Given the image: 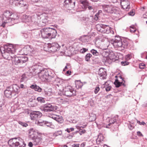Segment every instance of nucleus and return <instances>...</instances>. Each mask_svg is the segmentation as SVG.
<instances>
[{
    "mask_svg": "<svg viewBox=\"0 0 147 147\" xmlns=\"http://www.w3.org/2000/svg\"><path fill=\"white\" fill-rule=\"evenodd\" d=\"M102 26L103 27L102 31V33L107 34H109L110 33L111 34H113L114 32L111 29L109 26L103 25V26Z\"/></svg>",
    "mask_w": 147,
    "mask_h": 147,
    "instance_id": "obj_14",
    "label": "nucleus"
},
{
    "mask_svg": "<svg viewBox=\"0 0 147 147\" xmlns=\"http://www.w3.org/2000/svg\"><path fill=\"white\" fill-rule=\"evenodd\" d=\"M23 36H24V38H27L28 37V35L27 33H23Z\"/></svg>",
    "mask_w": 147,
    "mask_h": 147,
    "instance_id": "obj_60",
    "label": "nucleus"
},
{
    "mask_svg": "<svg viewBox=\"0 0 147 147\" xmlns=\"http://www.w3.org/2000/svg\"><path fill=\"white\" fill-rule=\"evenodd\" d=\"M45 94L48 96H50L52 94L51 90L50 89L47 90H45Z\"/></svg>",
    "mask_w": 147,
    "mask_h": 147,
    "instance_id": "obj_39",
    "label": "nucleus"
},
{
    "mask_svg": "<svg viewBox=\"0 0 147 147\" xmlns=\"http://www.w3.org/2000/svg\"><path fill=\"white\" fill-rule=\"evenodd\" d=\"M36 135V132L33 128H31L29 130L28 136L30 138L34 139Z\"/></svg>",
    "mask_w": 147,
    "mask_h": 147,
    "instance_id": "obj_20",
    "label": "nucleus"
},
{
    "mask_svg": "<svg viewBox=\"0 0 147 147\" xmlns=\"http://www.w3.org/2000/svg\"><path fill=\"white\" fill-rule=\"evenodd\" d=\"M79 2L82 4L81 6L83 9H86L87 8L88 3L87 0H79Z\"/></svg>",
    "mask_w": 147,
    "mask_h": 147,
    "instance_id": "obj_21",
    "label": "nucleus"
},
{
    "mask_svg": "<svg viewBox=\"0 0 147 147\" xmlns=\"http://www.w3.org/2000/svg\"><path fill=\"white\" fill-rule=\"evenodd\" d=\"M11 87H9L4 91V94L5 96L9 98H11L12 96H13V92L11 90Z\"/></svg>",
    "mask_w": 147,
    "mask_h": 147,
    "instance_id": "obj_15",
    "label": "nucleus"
},
{
    "mask_svg": "<svg viewBox=\"0 0 147 147\" xmlns=\"http://www.w3.org/2000/svg\"><path fill=\"white\" fill-rule=\"evenodd\" d=\"M28 60V58L27 57L25 56L20 57L19 64H22L24 63L27 62Z\"/></svg>",
    "mask_w": 147,
    "mask_h": 147,
    "instance_id": "obj_29",
    "label": "nucleus"
},
{
    "mask_svg": "<svg viewBox=\"0 0 147 147\" xmlns=\"http://www.w3.org/2000/svg\"><path fill=\"white\" fill-rule=\"evenodd\" d=\"M87 7L88 8V9L89 10L93 9V6L89 5L88 4Z\"/></svg>",
    "mask_w": 147,
    "mask_h": 147,
    "instance_id": "obj_57",
    "label": "nucleus"
},
{
    "mask_svg": "<svg viewBox=\"0 0 147 147\" xmlns=\"http://www.w3.org/2000/svg\"><path fill=\"white\" fill-rule=\"evenodd\" d=\"M38 75L39 78L43 81L48 80L51 78V76L49 75L48 71L45 69L41 71L38 72Z\"/></svg>",
    "mask_w": 147,
    "mask_h": 147,
    "instance_id": "obj_6",
    "label": "nucleus"
},
{
    "mask_svg": "<svg viewBox=\"0 0 147 147\" xmlns=\"http://www.w3.org/2000/svg\"><path fill=\"white\" fill-rule=\"evenodd\" d=\"M13 20V19H12L11 17H9L8 18H7L6 19H5V18H3L2 24L1 25V26L3 27H4L6 24H7L8 26H9L11 24H13L12 23H11L10 24H8L11 22H12Z\"/></svg>",
    "mask_w": 147,
    "mask_h": 147,
    "instance_id": "obj_16",
    "label": "nucleus"
},
{
    "mask_svg": "<svg viewBox=\"0 0 147 147\" xmlns=\"http://www.w3.org/2000/svg\"><path fill=\"white\" fill-rule=\"evenodd\" d=\"M128 14L129 15L133 16L134 15V13L133 11H131Z\"/></svg>",
    "mask_w": 147,
    "mask_h": 147,
    "instance_id": "obj_61",
    "label": "nucleus"
},
{
    "mask_svg": "<svg viewBox=\"0 0 147 147\" xmlns=\"http://www.w3.org/2000/svg\"><path fill=\"white\" fill-rule=\"evenodd\" d=\"M45 125H46L47 126L50 127L52 125V123L51 122H48L46 121L45 122Z\"/></svg>",
    "mask_w": 147,
    "mask_h": 147,
    "instance_id": "obj_46",
    "label": "nucleus"
},
{
    "mask_svg": "<svg viewBox=\"0 0 147 147\" xmlns=\"http://www.w3.org/2000/svg\"><path fill=\"white\" fill-rule=\"evenodd\" d=\"M8 144L9 147H25L26 145L22 139L18 140L16 139H11L9 141Z\"/></svg>",
    "mask_w": 147,
    "mask_h": 147,
    "instance_id": "obj_4",
    "label": "nucleus"
},
{
    "mask_svg": "<svg viewBox=\"0 0 147 147\" xmlns=\"http://www.w3.org/2000/svg\"><path fill=\"white\" fill-rule=\"evenodd\" d=\"M129 43L126 40H124L122 41V47L126 48L128 45Z\"/></svg>",
    "mask_w": 147,
    "mask_h": 147,
    "instance_id": "obj_32",
    "label": "nucleus"
},
{
    "mask_svg": "<svg viewBox=\"0 0 147 147\" xmlns=\"http://www.w3.org/2000/svg\"><path fill=\"white\" fill-rule=\"evenodd\" d=\"M33 144L34 145H36L40 144L42 142V138L40 137H34V139Z\"/></svg>",
    "mask_w": 147,
    "mask_h": 147,
    "instance_id": "obj_22",
    "label": "nucleus"
},
{
    "mask_svg": "<svg viewBox=\"0 0 147 147\" xmlns=\"http://www.w3.org/2000/svg\"><path fill=\"white\" fill-rule=\"evenodd\" d=\"M130 28L133 29V30H132V29H130V31L131 32L134 33L136 31V30L135 28V27L134 25L131 26H130Z\"/></svg>",
    "mask_w": 147,
    "mask_h": 147,
    "instance_id": "obj_45",
    "label": "nucleus"
},
{
    "mask_svg": "<svg viewBox=\"0 0 147 147\" xmlns=\"http://www.w3.org/2000/svg\"><path fill=\"white\" fill-rule=\"evenodd\" d=\"M37 100L38 102L41 103H44L45 102L44 99L42 97H38L37 98Z\"/></svg>",
    "mask_w": 147,
    "mask_h": 147,
    "instance_id": "obj_41",
    "label": "nucleus"
},
{
    "mask_svg": "<svg viewBox=\"0 0 147 147\" xmlns=\"http://www.w3.org/2000/svg\"><path fill=\"white\" fill-rule=\"evenodd\" d=\"M118 119V116L116 115L114 117H112L111 119L109 120V123L106 126L107 128H109V127L112 124L117 122V120Z\"/></svg>",
    "mask_w": 147,
    "mask_h": 147,
    "instance_id": "obj_19",
    "label": "nucleus"
},
{
    "mask_svg": "<svg viewBox=\"0 0 147 147\" xmlns=\"http://www.w3.org/2000/svg\"><path fill=\"white\" fill-rule=\"evenodd\" d=\"M41 113L38 111H34L30 114V117L31 120H36L42 116Z\"/></svg>",
    "mask_w": 147,
    "mask_h": 147,
    "instance_id": "obj_11",
    "label": "nucleus"
},
{
    "mask_svg": "<svg viewBox=\"0 0 147 147\" xmlns=\"http://www.w3.org/2000/svg\"><path fill=\"white\" fill-rule=\"evenodd\" d=\"M15 2V4L17 6H25L26 5V3L24 1L22 0L20 1L18 0L14 1Z\"/></svg>",
    "mask_w": 147,
    "mask_h": 147,
    "instance_id": "obj_26",
    "label": "nucleus"
},
{
    "mask_svg": "<svg viewBox=\"0 0 147 147\" xmlns=\"http://www.w3.org/2000/svg\"><path fill=\"white\" fill-rule=\"evenodd\" d=\"M137 122L140 125H144L145 124L146 125V123L144 121H142V122H140V121H137Z\"/></svg>",
    "mask_w": 147,
    "mask_h": 147,
    "instance_id": "obj_52",
    "label": "nucleus"
},
{
    "mask_svg": "<svg viewBox=\"0 0 147 147\" xmlns=\"http://www.w3.org/2000/svg\"><path fill=\"white\" fill-rule=\"evenodd\" d=\"M3 16L4 17H3V18H4L5 19H6L9 16H12L11 12L9 11H6L3 13Z\"/></svg>",
    "mask_w": 147,
    "mask_h": 147,
    "instance_id": "obj_30",
    "label": "nucleus"
},
{
    "mask_svg": "<svg viewBox=\"0 0 147 147\" xmlns=\"http://www.w3.org/2000/svg\"><path fill=\"white\" fill-rule=\"evenodd\" d=\"M91 53L94 55L98 56L99 55V53L97 52L96 50L92 49L91 50Z\"/></svg>",
    "mask_w": 147,
    "mask_h": 147,
    "instance_id": "obj_38",
    "label": "nucleus"
},
{
    "mask_svg": "<svg viewBox=\"0 0 147 147\" xmlns=\"http://www.w3.org/2000/svg\"><path fill=\"white\" fill-rule=\"evenodd\" d=\"M121 4L122 8L126 11L130 8L129 2L127 0H121Z\"/></svg>",
    "mask_w": 147,
    "mask_h": 147,
    "instance_id": "obj_13",
    "label": "nucleus"
},
{
    "mask_svg": "<svg viewBox=\"0 0 147 147\" xmlns=\"http://www.w3.org/2000/svg\"><path fill=\"white\" fill-rule=\"evenodd\" d=\"M114 84L115 85V86L117 88L119 87L122 84L124 86H125L124 83H123V82H120L117 80H116L114 82Z\"/></svg>",
    "mask_w": 147,
    "mask_h": 147,
    "instance_id": "obj_28",
    "label": "nucleus"
},
{
    "mask_svg": "<svg viewBox=\"0 0 147 147\" xmlns=\"http://www.w3.org/2000/svg\"><path fill=\"white\" fill-rule=\"evenodd\" d=\"M33 145H34L33 143V144L31 142H30L28 143V146L29 147H32Z\"/></svg>",
    "mask_w": 147,
    "mask_h": 147,
    "instance_id": "obj_62",
    "label": "nucleus"
},
{
    "mask_svg": "<svg viewBox=\"0 0 147 147\" xmlns=\"http://www.w3.org/2000/svg\"><path fill=\"white\" fill-rule=\"evenodd\" d=\"M70 68V64L69 63H67L66 64V65L65 67V69H69Z\"/></svg>",
    "mask_w": 147,
    "mask_h": 147,
    "instance_id": "obj_51",
    "label": "nucleus"
},
{
    "mask_svg": "<svg viewBox=\"0 0 147 147\" xmlns=\"http://www.w3.org/2000/svg\"><path fill=\"white\" fill-rule=\"evenodd\" d=\"M98 75L101 77L100 79H104L106 78L107 76L106 72L104 69L102 68H100L98 72Z\"/></svg>",
    "mask_w": 147,
    "mask_h": 147,
    "instance_id": "obj_17",
    "label": "nucleus"
},
{
    "mask_svg": "<svg viewBox=\"0 0 147 147\" xmlns=\"http://www.w3.org/2000/svg\"><path fill=\"white\" fill-rule=\"evenodd\" d=\"M47 20H43L42 21L40 22V24L38 23V25L39 26H44L47 23Z\"/></svg>",
    "mask_w": 147,
    "mask_h": 147,
    "instance_id": "obj_33",
    "label": "nucleus"
},
{
    "mask_svg": "<svg viewBox=\"0 0 147 147\" xmlns=\"http://www.w3.org/2000/svg\"><path fill=\"white\" fill-rule=\"evenodd\" d=\"M131 57V55L128 54L126 55L125 57V60L127 61L128 60L130 59Z\"/></svg>",
    "mask_w": 147,
    "mask_h": 147,
    "instance_id": "obj_44",
    "label": "nucleus"
},
{
    "mask_svg": "<svg viewBox=\"0 0 147 147\" xmlns=\"http://www.w3.org/2000/svg\"><path fill=\"white\" fill-rule=\"evenodd\" d=\"M40 0H30V1L32 4L34 3H37Z\"/></svg>",
    "mask_w": 147,
    "mask_h": 147,
    "instance_id": "obj_50",
    "label": "nucleus"
},
{
    "mask_svg": "<svg viewBox=\"0 0 147 147\" xmlns=\"http://www.w3.org/2000/svg\"><path fill=\"white\" fill-rule=\"evenodd\" d=\"M137 134L138 136L142 137L143 136V135L142 134V133L140 131H138L137 132Z\"/></svg>",
    "mask_w": 147,
    "mask_h": 147,
    "instance_id": "obj_59",
    "label": "nucleus"
},
{
    "mask_svg": "<svg viewBox=\"0 0 147 147\" xmlns=\"http://www.w3.org/2000/svg\"><path fill=\"white\" fill-rule=\"evenodd\" d=\"M129 63L127 61H123L121 62V64L123 66H125L129 65Z\"/></svg>",
    "mask_w": 147,
    "mask_h": 147,
    "instance_id": "obj_43",
    "label": "nucleus"
},
{
    "mask_svg": "<svg viewBox=\"0 0 147 147\" xmlns=\"http://www.w3.org/2000/svg\"><path fill=\"white\" fill-rule=\"evenodd\" d=\"M74 92H75V91L71 86H68L65 88V96H71L74 94Z\"/></svg>",
    "mask_w": 147,
    "mask_h": 147,
    "instance_id": "obj_9",
    "label": "nucleus"
},
{
    "mask_svg": "<svg viewBox=\"0 0 147 147\" xmlns=\"http://www.w3.org/2000/svg\"><path fill=\"white\" fill-rule=\"evenodd\" d=\"M30 87L31 88L34 89L35 91H37L39 92H40L42 91V88L36 84L32 85Z\"/></svg>",
    "mask_w": 147,
    "mask_h": 147,
    "instance_id": "obj_27",
    "label": "nucleus"
},
{
    "mask_svg": "<svg viewBox=\"0 0 147 147\" xmlns=\"http://www.w3.org/2000/svg\"><path fill=\"white\" fill-rule=\"evenodd\" d=\"M62 119V117H59V118H58V120H57V121L58 122L60 123H61V121Z\"/></svg>",
    "mask_w": 147,
    "mask_h": 147,
    "instance_id": "obj_54",
    "label": "nucleus"
},
{
    "mask_svg": "<svg viewBox=\"0 0 147 147\" xmlns=\"http://www.w3.org/2000/svg\"><path fill=\"white\" fill-rule=\"evenodd\" d=\"M112 44L115 47H122V40L121 38L117 37L112 41Z\"/></svg>",
    "mask_w": 147,
    "mask_h": 147,
    "instance_id": "obj_10",
    "label": "nucleus"
},
{
    "mask_svg": "<svg viewBox=\"0 0 147 147\" xmlns=\"http://www.w3.org/2000/svg\"><path fill=\"white\" fill-rule=\"evenodd\" d=\"M47 116L48 117L53 119L56 121H57V120H58V118H59V116L51 113H48Z\"/></svg>",
    "mask_w": 147,
    "mask_h": 147,
    "instance_id": "obj_31",
    "label": "nucleus"
},
{
    "mask_svg": "<svg viewBox=\"0 0 147 147\" xmlns=\"http://www.w3.org/2000/svg\"><path fill=\"white\" fill-rule=\"evenodd\" d=\"M42 110L45 112L53 111L54 110V107L51 104H48L43 108Z\"/></svg>",
    "mask_w": 147,
    "mask_h": 147,
    "instance_id": "obj_18",
    "label": "nucleus"
},
{
    "mask_svg": "<svg viewBox=\"0 0 147 147\" xmlns=\"http://www.w3.org/2000/svg\"><path fill=\"white\" fill-rule=\"evenodd\" d=\"M18 123L22 126L24 127H26L28 125L26 123L23 122L21 121H19Z\"/></svg>",
    "mask_w": 147,
    "mask_h": 147,
    "instance_id": "obj_42",
    "label": "nucleus"
},
{
    "mask_svg": "<svg viewBox=\"0 0 147 147\" xmlns=\"http://www.w3.org/2000/svg\"><path fill=\"white\" fill-rule=\"evenodd\" d=\"M14 49L11 44L5 45L0 48V53L5 59L8 60H12L14 56Z\"/></svg>",
    "mask_w": 147,
    "mask_h": 147,
    "instance_id": "obj_1",
    "label": "nucleus"
},
{
    "mask_svg": "<svg viewBox=\"0 0 147 147\" xmlns=\"http://www.w3.org/2000/svg\"><path fill=\"white\" fill-rule=\"evenodd\" d=\"M88 50V49L85 48H83L82 49H81L80 50V53H84L85 52L87 51Z\"/></svg>",
    "mask_w": 147,
    "mask_h": 147,
    "instance_id": "obj_48",
    "label": "nucleus"
},
{
    "mask_svg": "<svg viewBox=\"0 0 147 147\" xmlns=\"http://www.w3.org/2000/svg\"><path fill=\"white\" fill-rule=\"evenodd\" d=\"M116 56L113 53H111L109 54V55L107 56V60H106V61L107 62L108 60L107 59L109 58L111 60H112V61H115V60Z\"/></svg>",
    "mask_w": 147,
    "mask_h": 147,
    "instance_id": "obj_24",
    "label": "nucleus"
},
{
    "mask_svg": "<svg viewBox=\"0 0 147 147\" xmlns=\"http://www.w3.org/2000/svg\"><path fill=\"white\" fill-rule=\"evenodd\" d=\"M79 144H74L72 145L73 147H79Z\"/></svg>",
    "mask_w": 147,
    "mask_h": 147,
    "instance_id": "obj_64",
    "label": "nucleus"
},
{
    "mask_svg": "<svg viewBox=\"0 0 147 147\" xmlns=\"http://www.w3.org/2000/svg\"><path fill=\"white\" fill-rule=\"evenodd\" d=\"M111 89V86H109L105 88V90L106 91H109Z\"/></svg>",
    "mask_w": 147,
    "mask_h": 147,
    "instance_id": "obj_58",
    "label": "nucleus"
},
{
    "mask_svg": "<svg viewBox=\"0 0 147 147\" xmlns=\"http://www.w3.org/2000/svg\"><path fill=\"white\" fill-rule=\"evenodd\" d=\"M20 57H16L15 56L13 57L12 59V62L13 64L17 65L19 64Z\"/></svg>",
    "mask_w": 147,
    "mask_h": 147,
    "instance_id": "obj_23",
    "label": "nucleus"
},
{
    "mask_svg": "<svg viewBox=\"0 0 147 147\" xmlns=\"http://www.w3.org/2000/svg\"><path fill=\"white\" fill-rule=\"evenodd\" d=\"M146 66L145 64L143 63H141L139 64V67L140 69H144V67H143L145 66Z\"/></svg>",
    "mask_w": 147,
    "mask_h": 147,
    "instance_id": "obj_49",
    "label": "nucleus"
},
{
    "mask_svg": "<svg viewBox=\"0 0 147 147\" xmlns=\"http://www.w3.org/2000/svg\"><path fill=\"white\" fill-rule=\"evenodd\" d=\"M100 90V88L99 87H96L94 89V92L95 94H97Z\"/></svg>",
    "mask_w": 147,
    "mask_h": 147,
    "instance_id": "obj_47",
    "label": "nucleus"
},
{
    "mask_svg": "<svg viewBox=\"0 0 147 147\" xmlns=\"http://www.w3.org/2000/svg\"><path fill=\"white\" fill-rule=\"evenodd\" d=\"M39 35L43 38H55L57 32L55 29L50 27L44 28L40 30Z\"/></svg>",
    "mask_w": 147,
    "mask_h": 147,
    "instance_id": "obj_2",
    "label": "nucleus"
},
{
    "mask_svg": "<svg viewBox=\"0 0 147 147\" xmlns=\"http://www.w3.org/2000/svg\"><path fill=\"white\" fill-rule=\"evenodd\" d=\"M11 87V90L13 92V96H16L20 92V87L17 84H13L10 86Z\"/></svg>",
    "mask_w": 147,
    "mask_h": 147,
    "instance_id": "obj_12",
    "label": "nucleus"
},
{
    "mask_svg": "<svg viewBox=\"0 0 147 147\" xmlns=\"http://www.w3.org/2000/svg\"><path fill=\"white\" fill-rule=\"evenodd\" d=\"M34 67L35 72L37 73H38V72L41 71H42L43 70L45 69L41 65H35Z\"/></svg>",
    "mask_w": 147,
    "mask_h": 147,
    "instance_id": "obj_25",
    "label": "nucleus"
},
{
    "mask_svg": "<svg viewBox=\"0 0 147 147\" xmlns=\"http://www.w3.org/2000/svg\"><path fill=\"white\" fill-rule=\"evenodd\" d=\"M128 127L129 128V129L130 130H131L132 129H133L134 128V127L133 126H132V125H131V124H129V125H128Z\"/></svg>",
    "mask_w": 147,
    "mask_h": 147,
    "instance_id": "obj_63",
    "label": "nucleus"
},
{
    "mask_svg": "<svg viewBox=\"0 0 147 147\" xmlns=\"http://www.w3.org/2000/svg\"><path fill=\"white\" fill-rule=\"evenodd\" d=\"M27 49L28 52V54H30V53H32L33 52V49L30 47V46H29L27 48Z\"/></svg>",
    "mask_w": 147,
    "mask_h": 147,
    "instance_id": "obj_40",
    "label": "nucleus"
},
{
    "mask_svg": "<svg viewBox=\"0 0 147 147\" xmlns=\"http://www.w3.org/2000/svg\"><path fill=\"white\" fill-rule=\"evenodd\" d=\"M102 26H103V25L98 24L96 26V28L97 30L101 33L103 27Z\"/></svg>",
    "mask_w": 147,
    "mask_h": 147,
    "instance_id": "obj_34",
    "label": "nucleus"
},
{
    "mask_svg": "<svg viewBox=\"0 0 147 147\" xmlns=\"http://www.w3.org/2000/svg\"><path fill=\"white\" fill-rule=\"evenodd\" d=\"M89 102L92 105L94 104V101L91 98L89 100Z\"/></svg>",
    "mask_w": 147,
    "mask_h": 147,
    "instance_id": "obj_56",
    "label": "nucleus"
},
{
    "mask_svg": "<svg viewBox=\"0 0 147 147\" xmlns=\"http://www.w3.org/2000/svg\"><path fill=\"white\" fill-rule=\"evenodd\" d=\"M46 121H43L41 120H39L38 122V124L39 125L43 126L45 125V122Z\"/></svg>",
    "mask_w": 147,
    "mask_h": 147,
    "instance_id": "obj_37",
    "label": "nucleus"
},
{
    "mask_svg": "<svg viewBox=\"0 0 147 147\" xmlns=\"http://www.w3.org/2000/svg\"><path fill=\"white\" fill-rule=\"evenodd\" d=\"M71 73V71L69 70L66 71L65 74L67 76H68L70 75Z\"/></svg>",
    "mask_w": 147,
    "mask_h": 147,
    "instance_id": "obj_53",
    "label": "nucleus"
},
{
    "mask_svg": "<svg viewBox=\"0 0 147 147\" xmlns=\"http://www.w3.org/2000/svg\"><path fill=\"white\" fill-rule=\"evenodd\" d=\"M103 10L105 12L114 13V16L119 18L123 17L125 15H123V13L122 11L118 7H113L111 5H104L102 6Z\"/></svg>",
    "mask_w": 147,
    "mask_h": 147,
    "instance_id": "obj_3",
    "label": "nucleus"
},
{
    "mask_svg": "<svg viewBox=\"0 0 147 147\" xmlns=\"http://www.w3.org/2000/svg\"><path fill=\"white\" fill-rule=\"evenodd\" d=\"M92 56V55L90 53L87 54L85 57V59L86 61H90V59Z\"/></svg>",
    "mask_w": 147,
    "mask_h": 147,
    "instance_id": "obj_35",
    "label": "nucleus"
},
{
    "mask_svg": "<svg viewBox=\"0 0 147 147\" xmlns=\"http://www.w3.org/2000/svg\"><path fill=\"white\" fill-rule=\"evenodd\" d=\"M74 0H65V7L69 8V10H71L75 7Z\"/></svg>",
    "mask_w": 147,
    "mask_h": 147,
    "instance_id": "obj_8",
    "label": "nucleus"
},
{
    "mask_svg": "<svg viewBox=\"0 0 147 147\" xmlns=\"http://www.w3.org/2000/svg\"><path fill=\"white\" fill-rule=\"evenodd\" d=\"M11 16L13 20L18 19L19 18L17 14L16 13L12 14V16Z\"/></svg>",
    "mask_w": 147,
    "mask_h": 147,
    "instance_id": "obj_36",
    "label": "nucleus"
},
{
    "mask_svg": "<svg viewBox=\"0 0 147 147\" xmlns=\"http://www.w3.org/2000/svg\"><path fill=\"white\" fill-rule=\"evenodd\" d=\"M60 47L58 44L54 42L51 44H48L47 46L44 47V50L47 51L55 52L59 49Z\"/></svg>",
    "mask_w": 147,
    "mask_h": 147,
    "instance_id": "obj_5",
    "label": "nucleus"
},
{
    "mask_svg": "<svg viewBox=\"0 0 147 147\" xmlns=\"http://www.w3.org/2000/svg\"><path fill=\"white\" fill-rule=\"evenodd\" d=\"M110 3H115L117 2V0H108Z\"/></svg>",
    "mask_w": 147,
    "mask_h": 147,
    "instance_id": "obj_55",
    "label": "nucleus"
},
{
    "mask_svg": "<svg viewBox=\"0 0 147 147\" xmlns=\"http://www.w3.org/2000/svg\"><path fill=\"white\" fill-rule=\"evenodd\" d=\"M22 19L23 21L26 23H30L31 25L32 24L36 25L38 24L37 18H35L34 17H31L30 16H28L26 15L23 16Z\"/></svg>",
    "mask_w": 147,
    "mask_h": 147,
    "instance_id": "obj_7",
    "label": "nucleus"
}]
</instances>
